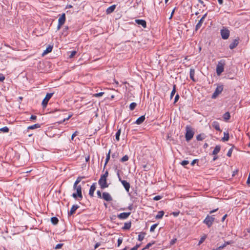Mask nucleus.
<instances>
[{
	"instance_id": "obj_1",
	"label": "nucleus",
	"mask_w": 250,
	"mask_h": 250,
	"mask_svg": "<svg viewBox=\"0 0 250 250\" xmlns=\"http://www.w3.org/2000/svg\"><path fill=\"white\" fill-rule=\"evenodd\" d=\"M186 139L187 141H189L193 138L194 132L193 131L191 127L189 126H187L186 127Z\"/></svg>"
},
{
	"instance_id": "obj_2",
	"label": "nucleus",
	"mask_w": 250,
	"mask_h": 250,
	"mask_svg": "<svg viewBox=\"0 0 250 250\" xmlns=\"http://www.w3.org/2000/svg\"><path fill=\"white\" fill-rule=\"evenodd\" d=\"M214 220L215 218L214 215L209 216L208 215L203 222L208 226V228H210L214 221Z\"/></svg>"
},
{
	"instance_id": "obj_3",
	"label": "nucleus",
	"mask_w": 250,
	"mask_h": 250,
	"mask_svg": "<svg viewBox=\"0 0 250 250\" xmlns=\"http://www.w3.org/2000/svg\"><path fill=\"white\" fill-rule=\"evenodd\" d=\"M222 38L224 40H227L229 36V31L226 28L223 27L220 31Z\"/></svg>"
},
{
	"instance_id": "obj_4",
	"label": "nucleus",
	"mask_w": 250,
	"mask_h": 250,
	"mask_svg": "<svg viewBox=\"0 0 250 250\" xmlns=\"http://www.w3.org/2000/svg\"><path fill=\"white\" fill-rule=\"evenodd\" d=\"M99 184L101 188L104 189L108 187V185L106 182V179L105 178H103L101 176L99 181Z\"/></svg>"
},
{
	"instance_id": "obj_5",
	"label": "nucleus",
	"mask_w": 250,
	"mask_h": 250,
	"mask_svg": "<svg viewBox=\"0 0 250 250\" xmlns=\"http://www.w3.org/2000/svg\"><path fill=\"white\" fill-rule=\"evenodd\" d=\"M224 63L221 61L219 62L216 67V73L220 75L224 71Z\"/></svg>"
},
{
	"instance_id": "obj_6",
	"label": "nucleus",
	"mask_w": 250,
	"mask_h": 250,
	"mask_svg": "<svg viewBox=\"0 0 250 250\" xmlns=\"http://www.w3.org/2000/svg\"><path fill=\"white\" fill-rule=\"evenodd\" d=\"M223 90V85H219L218 86L214 92L213 94L212 95V98L215 99L218 95L220 94Z\"/></svg>"
},
{
	"instance_id": "obj_7",
	"label": "nucleus",
	"mask_w": 250,
	"mask_h": 250,
	"mask_svg": "<svg viewBox=\"0 0 250 250\" xmlns=\"http://www.w3.org/2000/svg\"><path fill=\"white\" fill-rule=\"evenodd\" d=\"M53 94V93H47L45 97L44 98V99L43 100V101L42 102V105L43 108L46 107L49 99L51 98Z\"/></svg>"
},
{
	"instance_id": "obj_8",
	"label": "nucleus",
	"mask_w": 250,
	"mask_h": 250,
	"mask_svg": "<svg viewBox=\"0 0 250 250\" xmlns=\"http://www.w3.org/2000/svg\"><path fill=\"white\" fill-rule=\"evenodd\" d=\"M118 175L119 181L122 183L126 191L128 192L130 188V184L125 180H122L119 173H118Z\"/></svg>"
},
{
	"instance_id": "obj_9",
	"label": "nucleus",
	"mask_w": 250,
	"mask_h": 250,
	"mask_svg": "<svg viewBox=\"0 0 250 250\" xmlns=\"http://www.w3.org/2000/svg\"><path fill=\"white\" fill-rule=\"evenodd\" d=\"M106 201H111L112 200V198L108 192H104L102 194V198Z\"/></svg>"
},
{
	"instance_id": "obj_10",
	"label": "nucleus",
	"mask_w": 250,
	"mask_h": 250,
	"mask_svg": "<svg viewBox=\"0 0 250 250\" xmlns=\"http://www.w3.org/2000/svg\"><path fill=\"white\" fill-rule=\"evenodd\" d=\"M130 212H123L118 215L117 217L120 219H125L130 215Z\"/></svg>"
},
{
	"instance_id": "obj_11",
	"label": "nucleus",
	"mask_w": 250,
	"mask_h": 250,
	"mask_svg": "<svg viewBox=\"0 0 250 250\" xmlns=\"http://www.w3.org/2000/svg\"><path fill=\"white\" fill-rule=\"evenodd\" d=\"M207 16V14H205L199 21L197 25H196V30H198L202 26L203 22L204 21V20Z\"/></svg>"
},
{
	"instance_id": "obj_12",
	"label": "nucleus",
	"mask_w": 250,
	"mask_h": 250,
	"mask_svg": "<svg viewBox=\"0 0 250 250\" xmlns=\"http://www.w3.org/2000/svg\"><path fill=\"white\" fill-rule=\"evenodd\" d=\"M65 21V15L64 13L62 14L61 16L59 18L58 20V23L60 25H62Z\"/></svg>"
},
{
	"instance_id": "obj_13",
	"label": "nucleus",
	"mask_w": 250,
	"mask_h": 250,
	"mask_svg": "<svg viewBox=\"0 0 250 250\" xmlns=\"http://www.w3.org/2000/svg\"><path fill=\"white\" fill-rule=\"evenodd\" d=\"M135 22L139 25H141L144 28H146V21L144 20H136Z\"/></svg>"
},
{
	"instance_id": "obj_14",
	"label": "nucleus",
	"mask_w": 250,
	"mask_h": 250,
	"mask_svg": "<svg viewBox=\"0 0 250 250\" xmlns=\"http://www.w3.org/2000/svg\"><path fill=\"white\" fill-rule=\"evenodd\" d=\"M238 39H235L233 42L231 43L229 46L230 49H233L235 48L238 44Z\"/></svg>"
},
{
	"instance_id": "obj_15",
	"label": "nucleus",
	"mask_w": 250,
	"mask_h": 250,
	"mask_svg": "<svg viewBox=\"0 0 250 250\" xmlns=\"http://www.w3.org/2000/svg\"><path fill=\"white\" fill-rule=\"evenodd\" d=\"M96 189V185L95 183H93L92 185L91 186L90 189H89V194L91 197H93L94 195V192Z\"/></svg>"
},
{
	"instance_id": "obj_16",
	"label": "nucleus",
	"mask_w": 250,
	"mask_h": 250,
	"mask_svg": "<svg viewBox=\"0 0 250 250\" xmlns=\"http://www.w3.org/2000/svg\"><path fill=\"white\" fill-rule=\"evenodd\" d=\"M53 45H49L46 49L42 53V56H44L45 55L51 52L53 49Z\"/></svg>"
},
{
	"instance_id": "obj_17",
	"label": "nucleus",
	"mask_w": 250,
	"mask_h": 250,
	"mask_svg": "<svg viewBox=\"0 0 250 250\" xmlns=\"http://www.w3.org/2000/svg\"><path fill=\"white\" fill-rule=\"evenodd\" d=\"M145 120V115L141 116L139 118L137 119V120L135 122V123L137 125H140L142 123L144 122V121Z\"/></svg>"
},
{
	"instance_id": "obj_18",
	"label": "nucleus",
	"mask_w": 250,
	"mask_h": 250,
	"mask_svg": "<svg viewBox=\"0 0 250 250\" xmlns=\"http://www.w3.org/2000/svg\"><path fill=\"white\" fill-rule=\"evenodd\" d=\"M212 126L213 127H214L216 130H218L219 131H221V130L220 129L219 124L216 122L214 121L212 124Z\"/></svg>"
},
{
	"instance_id": "obj_19",
	"label": "nucleus",
	"mask_w": 250,
	"mask_h": 250,
	"mask_svg": "<svg viewBox=\"0 0 250 250\" xmlns=\"http://www.w3.org/2000/svg\"><path fill=\"white\" fill-rule=\"evenodd\" d=\"M77 190V195L79 197L82 198V187L81 186H78L76 189Z\"/></svg>"
},
{
	"instance_id": "obj_20",
	"label": "nucleus",
	"mask_w": 250,
	"mask_h": 250,
	"mask_svg": "<svg viewBox=\"0 0 250 250\" xmlns=\"http://www.w3.org/2000/svg\"><path fill=\"white\" fill-rule=\"evenodd\" d=\"M115 8H116L115 5H113L109 7L108 8H107V9L106 10V13L107 14L111 13L112 12H113L114 11Z\"/></svg>"
},
{
	"instance_id": "obj_21",
	"label": "nucleus",
	"mask_w": 250,
	"mask_h": 250,
	"mask_svg": "<svg viewBox=\"0 0 250 250\" xmlns=\"http://www.w3.org/2000/svg\"><path fill=\"white\" fill-rule=\"evenodd\" d=\"M131 226V222H128L125 223L124 224V226L123 227V229L125 230L129 229Z\"/></svg>"
},
{
	"instance_id": "obj_22",
	"label": "nucleus",
	"mask_w": 250,
	"mask_h": 250,
	"mask_svg": "<svg viewBox=\"0 0 250 250\" xmlns=\"http://www.w3.org/2000/svg\"><path fill=\"white\" fill-rule=\"evenodd\" d=\"M79 206L78 205H73L69 212V214L70 215L73 214L76 211V210L79 208Z\"/></svg>"
},
{
	"instance_id": "obj_23",
	"label": "nucleus",
	"mask_w": 250,
	"mask_h": 250,
	"mask_svg": "<svg viewBox=\"0 0 250 250\" xmlns=\"http://www.w3.org/2000/svg\"><path fill=\"white\" fill-rule=\"evenodd\" d=\"M195 70L193 68L190 69V78L194 82L195 81L194 79Z\"/></svg>"
},
{
	"instance_id": "obj_24",
	"label": "nucleus",
	"mask_w": 250,
	"mask_h": 250,
	"mask_svg": "<svg viewBox=\"0 0 250 250\" xmlns=\"http://www.w3.org/2000/svg\"><path fill=\"white\" fill-rule=\"evenodd\" d=\"M220 148L221 147L220 146H216L212 152V154L216 155L220 151Z\"/></svg>"
},
{
	"instance_id": "obj_25",
	"label": "nucleus",
	"mask_w": 250,
	"mask_h": 250,
	"mask_svg": "<svg viewBox=\"0 0 250 250\" xmlns=\"http://www.w3.org/2000/svg\"><path fill=\"white\" fill-rule=\"evenodd\" d=\"M40 126H41V125L40 124H35L29 126L27 127V129H34L35 128H39V127H40Z\"/></svg>"
},
{
	"instance_id": "obj_26",
	"label": "nucleus",
	"mask_w": 250,
	"mask_h": 250,
	"mask_svg": "<svg viewBox=\"0 0 250 250\" xmlns=\"http://www.w3.org/2000/svg\"><path fill=\"white\" fill-rule=\"evenodd\" d=\"M164 215V211H159L157 215L155 216V218L157 219L162 218Z\"/></svg>"
},
{
	"instance_id": "obj_27",
	"label": "nucleus",
	"mask_w": 250,
	"mask_h": 250,
	"mask_svg": "<svg viewBox=\"0 0 250 250\" xmlns=\"http://www.w3.org/2000/svg\"><path fill=\"white\" fill-rule=\"evenodd\" d=\"M224 136L222 138L223 141H227L229 139V134L228 132H224Z\"/></svg>"
},
{
	"instance_id": "obj_28",
	"label": "nucleus",
	"mask_w": 250,
	"mask_h": 250,
	"mask_svg": "<svg viewBox=\"0 0 250 250\" xmlns=\"http://www.w3.org/2000/svg\"><path fill=\"white\" fill-rule=\"evenodd\" d=\"M51 223L54 225H56L59 222L58 219L56 217H53L51 218Z\"/></svg>"
},
{
	"instance_id": "obj_29",
	"label": "nucleus",
	"mask_w": 250,
	"mask_h": 250,
	"mask_svg": "<svg viewBox=\"0 0 250 250\" xmlns=\"http://www.w3.org/2000/svg\"><path fill=\"white\" fill-rule=\"evenodd\" d=\"M110 150H109V152L108 153V154H107L106 155V159H105V164H104V168H105L106 164H107V163L108 162L109 159H110Z\"/></svg>"
},
{
	"instance_id": "obj_30",
	"label": "nucleus",
	"mask_w": 250,
	"mask_h": 250,
	"mask_svg": "<svg viewBox=\"0 0 250 250\" xmlns=\"http://www.w3.org/2000/svg\"><path fill=\"white\" fill-rule=\"evenodd\" d=\"M121 129H119L116 133V139L119 141L120 140V136L121 134Z\"/></svg>"
},
{
	"instance_id": "obj_31",
	"label": "nucleus",
	"mask_w": 250,
	"mask_h": 250,
	"mask_svg": "<svg viewBox=\"0 0 250 250\" xmlns=\"http://www.w3.org/2000/svg\"><path fill=\"white\" fill-rule=\"evenodd\" d=\"M223 118L225 120H228L230 118V114L229 112H226L223 116Z\"/></svg>"
},
{
	"instance_id": "obj_32",
	"label": "nucleus",
	"mask_w": 250,
	"mask_h": 250,
	"mask_svg": "<svg viewBox=\"0 0 250 250\" xmlns=\"http://www.w3.org/2000/svg\"><path fill=\"white\" fill-rule=\"evenodd\" d=\"M136 105H137V104L135 103H131L130 105H129L130 109L131 110H133L135 108Z\"/></svg>"
},
{
	"instance_id": "obj_33",
	"label": "nucleus",
	"mask_w": 250,
	"mask_h": 250,
	"mask_svg": "<svg viewBox=\"0 0 250 250\" xmlns=\"http://www.w3.org/2000/svg\"><path fill=\"white\" fill-rule=\"evenodd\" d=\"M175 92H176V85H173V89L171 92V94H170V98H172L173 96H174V95L175 94Z\"/></svg>"
},
{
	"instance_id": "obj_34",
	"label": "nucleus",
	"mask_w": 250,
	"mask_h": 250,
	"mask_svg": "<svg viewBox=\"0 0 250 250\" xmlns=\"http://www.w3.org/2000/svg\"><path fill=\"white\" fill-rule=\"evenodd\" d=\"M145 233H142L138 235V240L140 241H142L145 237Z\"/></svg>"
},
{
	"instance_id": "obj_35",
	"label": "nucleus",
	"mask_w": 250,
	"mask_h": 250,
	"mask_svg": "<svg viewBox=\"0 0 250 250\" xmlns=\"http://www.w3.org/2000/svg\"><path fill=\"white\" fill-rule=\"evenodd\" d=\"M72 114L69 115L67 117H66V118L63 119V120L58 122V123L59 124H62V123L64 122L65 121L69 119L72 117Z\"/></svg>"
},
{
	"instance_id": "obj_36",
	"label": "nucleus",
	"mask_w": 250,
	"mask_h": 250,
	"mask_svg": "<svg viewBox=\"0 0 250 250\" xmlns=\"http://www.w3.org/2000/svg\"><path fill=\"white\" fill-rule=\"evenodd\" d=\"M0 131L3 132H8L9 131V128L7 126H4L2 128H0Z\"/></svg>"
},
{
	"instance_id": "obj_37",
	"label": "nucleus",
	"mask_w": 250,
	"mask_h": 250,
	"mask_svg": "<svg viewBox=\"0 0 250 250\" xmlns=\"http://www.w3.org/2000/svg\"><path fill=\"white\" fill-rule=\"evenodd\" d=\"M206 238H207V235H204V236H203L201 238V239H200V241L199 242L198 245H201L205 241V240L206 239Z\"/></svg>"
},
{
	"instance_id": "obj_38",
	"label": "nucleus",
	"mask_w": 250,
	"mask_h": 250,
	"mask_svg": "<svg viewBox=\"0 0 250 250\" xmlns=\"http://www.w3.org/2000/svg\"><path fill=\"white\" fill-rule=\"evenodd\" d=\"M128 156L126 155H125L121 160L122 162L127 161L128 160Z\"/></svg>"
},
{
	"instance_id": "obj_39",
	"label": "nucleus",
	"mask_w": 250,
	"mask_h": 250,
	"mask_svg": "<svg viewBox=\"0 0 250 250\" xmlns=\"http://www.w3.org/2000/svg\"><path fill=\"white\" fill-rule=\"evenodd\" d=\"M83 178H84L83 177H81V176L78 177L77 178L76 181H75L76 184H78Z\"/></svg>"
},
{
	"instance_id": "obj_40",
	"label": "nucleus",
	"mask_w": 250,
	"mask_h": 250,
	"mask_svg": "<svg viewBox=\"0 0 250 250\" xmlns=\"http://www.w3.org/2000/svg\"><path fill=\"white\" fill-rule=\"evenodd\" d=\"M157 225H158L157 224H154L152 226H151L150 229V231L151 232L154 231V229H156Z\"/></svg>"
},
{
	"instance_id": "obj_41",
	"label": "nucleus",
	"mask_w": 250,
	"mask_h": 250,
	"mask_svg": "<svg viewBox=\"0 0 250 250\" xmlns=\"http://www.w3.org/2000/svg\"><path fill=\"white\" fill-rule=\"evenodd\" d=\"M154 243V242H153V243H148L146 246L143 249V250H145V249H148L150 247H151L153 244Z\"/></svg>"
},
{
	"instance_id": "obj_42",
	"label": "nucleus",
	"mask_w": 250,
	"mask_h": 250,
	"mask_svg": "<svg viewBox=\"0 0 250 250\" xmlns=\"http://www.w3.org/2000/svg\"><path fill=\"white\" fill-rule=\"evenodd\" d=\"M204 137L201 135H198L196 137V139L198 141H202L204 139Z\"/></svg>"
},
{
	"instance_id": "obj_43",
	"label": "nucleus",
	"mask_w": 250,
	"mask_h": 250,
	"mask_svg": "<svg viewBox=\"0 0 250 250\" xmlns=\"http://www.w3.org/2000/svg\"><path fill=\"white\" fill-rule=\"evenodd\" d=\"M77 53V52L76 51H73L71 52L70 55H69V57L70 58H73Z\"/></svg>"
},
{
	"instance_id": "obj_44",
	"label": "nucleus",
	"mask_w": 250,
	"mask_h": 250,
	"mask_svg": "<svg viewBox=\"0 0 250 250\" xmlns=\"http://www.w3.org/2000/svg\"><path fill=\"white\" fill-rule=\"evenodd\" d=\"M162 198V197L161 196L158 195V196H155L153 198V200H155V201H158V200H159L161 199Z\"/></svg>"
},
{
	"instance_id": "obj_45",
	"label": "nucleus",
	"mask_w": 250,
	"mask_h": 250,
	"mask_svg": "<svg viewBox=\"0 0 250 250\" xmlns=\"http://www.w3.org/2000/svg\"><path fill=\"white\" fill-rule=\"evenodd\" d=\"M104 94V92H100L98 93L95 94L94 96L96 97H99L103 96Z\"/></svg>"
},
{
	"instance_id": "obj_46",
	"label": "nucleus",
	"mask_w": 250,
	"mask_h": 250,
	"mask_svg": "<svg viewBox=\"0 0 250 250\" xmlns=\"http://www.w3.org/2000/svg\"><path fill=\"white\" fill-rule=\"evenodd\" d=\"M188 164H189V162L187 160L183 161L181 163V165L183 166H185Z\"/></svg>"
},
{
	"instance_id": "obj_47",
	"label": "nucleus",
	"mask_w": 250,
	"mask_h": 250,
	"mask_svg": "<svg viewBox=\"0 0 250 250\" xmlns=\"http://www.w3.org/2000/svg\"><path fill=\"white\" fill-rule=\"evenodd\" d=\"M108 175V171H107V170H106V171L105 172V173H104V174H103V175H101V177H103V178H106H106L107 177Z\"/></svg>"
},
{
	"instance_id": "obj_48",
	"label": "nucleus",
	"mask_w": 250,
	"mask_h": 250,
	"mask_svg": "<svg viewBox=\"0 0 250 250\" xmlns=\"http://www.w3.org/2000/svg\"><path fill=\"white\" fill-rule=\"evenodd\" d=\"M63 244H57L56 247H55V249H61L62 248V246Z\"/></svg>"
},
{
	"instance_id": "obj_49",
	"label": "nucleus",
	"mask_w": 250,
	"mask_h": 250,
	"mask_svg": "<svg viewBox=\"0 0 250 250\" xmlns=\"http://www.w3.org/2000/svg\"><path fill=\"white\" fill-rule=\"evenodd\" d=\"M232 148H230L229 151L228 152V153H227V156L228 157H230L231 155V154H232Z\"/></svg>"
},
{
	"instance_id": "obj_50",
	"label": "nucleus",
	"mask_w": 250,
	"mask_h": 250,
	"mask_svg": "<svg viewBox=\"0 0 250 250\" xmlns=\"http://www.w3.org/2000/svg\"><path fill=\"white\" fill-rule=\"evenodd\" d=\"M5 79V77L2 74H0V81L3 82Z\"/></svg>"
},
{
	"instance_id": "obj_51",
	"label": "nucleus",
	"mask_w": 250,
	"mask_h": 250,
	"mask_svg": "<svg viewBox=\"0 0 250 250\" xmlns=\"http://www.w3.org/2000/svg\"><path fill=\"white\" fill-rule=\"evenodd\" d=\"M123 240L122 238H119L118 239V247H119L122 243Z\"/></svg>"
},
{
	"instance_id": "obj_52",
	"label": "nucleus",
	"mask_w": 250,
	"mask_h": 250,
	"mask_svg": "<svg viewBox=\"0 0 250 250\" xmlns=\"http://www.w3.org/2000/svg\"><path fill=\"white\" fill-rule=\"evenodd\" d=\"M140 246V245H136L135 247L131 248L130 250H137Z\"/></svg>"
},
{
	"instance_id": "obj_53",
	"label": "nucleus",
	"mask_w": 250,
	"mask_h": 250,
	"mask_svg": "<svg viewBox=\"0 0 250 250\" xmlns=\"http://www.w3.org/2000/svg\"><path fill=\"white\" fill-rule=\"evenodd\" d=\"M179 99V95L178 94H177L175 97L174 103H176L178 101Z\"/></svg>"
},
{
	"instance_id": "obj_54",
	"label": "nucleus",
	"mask_w": 250,
	"mask_h": 250,
	"mask_svg": "<svg viewBox=\"0 0 250 250\" xmlns=\"http://www.w3.org/2000/svg\"><path fill=\"white\" fill-rule=\"evenodd\" d=\"M97 195H98L99 198H102V193H101V191L100 190H98L97 191Z\"/></svg>"
},
{
	"instance_id": "obj_55",
	"label": "nucleus",
	"mask_w": 250,
	"mask_h": 250,
	"mask_svg": "<svg viewBox=\"0 0 250 250\" xmlns=\"http://www.w3.org/2000/svg\"><path fill=\"white\" fill-rule=\"evenodd\" d=\"M247 184L248 185H250V173H249V175L247 181Z\"/></svg>"
},
{
	"instance_id": "obj_56",
	"label": "nucleus",
	"mask_w": 250,
	"mask_h": 250,
	"mask_svg": "<svg viewBox=\"0 0 250 250\" xmlns=\"http://www.w3.org/2000/svg\"><path fill=\"white\" fill-rule=\"evenodd\" d=\"M37 119V116L35 115H31L30 117V120H36Z\"/></svg>"
},
{
	"instance_id": "obj_57",
	"label": "nucleus",
	"mask_w": 250,
	"mask_h": 250,
	"mask_svg": "<svg viewBox=\"0 0 250 250\" xmlns=\"http://www.w3.org/2000/svg\"><path fill=\"white\" fill-rule=\"evenodd\" d=\"M198 161V160L195 159L192 161V162L191 163V165L192 166H193Z\"/></svg>"
},
{
	"instance_id": "obj_58",
	"label": "nucleus",
	"mask_w": 250,
	"mask_h": 250,
	"mask_svg": "<svg viewBox=\"0 0 250 250\" xmlns=\"http://www.w3.org/2000/svg\"><path fill=\"white\" fill-rule=\"evenodd\" d=\"M77 135V132H75V133H74L72 136H71V140H73L74 138L76 136V135Z\"/></svg>"
},
{
	"instance_id": "obj_59",
	"label": "nucleus",
	"mask_w": 250,
	"mask_h": 250,
	"mask_svg": "<svg viewBox=\"0 0 250 250\" xmlns=\"http://www.w3.org/2000/svg\"><path fill=\"white\" fill-rule=\"evenodd\" d=\"M179 212H173L172 213V214H173V215H174V216H178V214H179Z\"/></svg>"
},
{
	"instance_id": "obj_60",
	"label": "nucleus",
	"mask_w": 250,
	"mask_h": 250,
	"mask_svg": "<svg viewBox=\"0 0 250 250\" xmlns=\"http://www.w3.org/2000/svg\"><path fill=\"white\" fill-rule=\"evenodd\" d=\"M227 217V214H225V215H224V216L222 218V221L224 222Z\"/></svg>"
},
{
	"instance_id": "obj_61",
	"label": "nucleus",
	"mask_w": 250,
	"mask_h": 250,
	"mask_svg": "<svg viewBox=\"0 0 250 250\" xmlns=\"http://www.w3.org/2000/svg\"><path fill=\"white\" fill-rule=\"evenodd\" d=\"M72 196L74 198H76L78 196L77 195V193H73L72 194Z\"/></svg>"
},
{
	"instance_id": "obj_62",
	"label": "nucleus",
	"mask_w": 250,
	"mask_h": 250,
	"mask_svg": "<svg viewBox=\"0 0 250 250\" xmlns=\"http://www.w3.org/2000/svg\"><path fill=\"white\" fill-rule=\"evenodd\" d=\"M176 241V239H173V240H171V241L170 242V244L171 245H172V244H174Z\"/></svg>"
},
{
	"instance_id": "obj_63",
	"label": "nucleus",
	"mask_w": 250,
	"mask_h": 250,
	"mask_svg": "<svg viewBox=\"0 0 250 250\" xmlns=\"http://www.w3.org/2000/svg\"><path fill=\"white\" fill-rule=\"evenodd\" d=\"M218 209V208H216V209H213L211 211H210V213L211 214L215 211H216Z\"/></svg>"
},
{
	"instance_id": "obj_64",
	"label": "nucleus",
	"mask_w": 250,
	"mask_h": 250,
	"mask_svg": "<svg viewBox=\"0 0 250 250\" xmlns=\"http://www.w3.org/2000/svg\"><path fill=\"white\" fill-rule=\"evenodd\" d=\"M100 245V243H97L96 244L95 246V249H96L98 247H99Z\"/></svg>"
}]
</instances>
